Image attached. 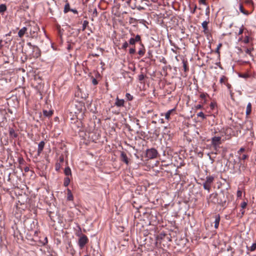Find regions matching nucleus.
<instances>
[{
	"label": "nucleus",
	"instance_id": "obj_1",
	"mask_svg": "<svg viewBox=\"0 0 256 256\" xmlns=\"http://www.w3.org/2000/svg\"><path fill=\"white\" fill-rule=\"evenodd\" d=\"M218 196V194L217 193H212L209 196V198L210 199L212 202L224 206V204L226 202V200H223L222 199L219 200Z\"/></svg>",
	"mask_w": 256,
	"mask_h": 256
},
{
	"label": "nucleus",
	"instance_id": "obj_2",
	"mask_svg": "<svg viewBox=\"0 0 256 256\" xmlns=\"http://www.w3.org/2000/svg\"><path fill=\"white\" fill-rule=\"evenodd\" d=\"M158 152L154 148L148 149L146 151V156L150 159H154L157 157Z\"/></svg>",
	"mask_w": 256,
	"mask_h": 256
},
{
	"label": "nucleus",
	"instance_id": "obj_3",
	"mask_svg": "<svg viewBox=\"0 0 256 256\" xmlns=\"http://www.w3.org/2000/svg\"><path fill=\"white\" fill-rule=\"evenodd\" d=\"M88 242V237L84 234H82L78 238V245L80 248H82Z\"/></svg>",
	"mask_w": 256,
	"mask_h": 256
},
{
	"label": "nucleus",
	"instance_id": "obj_4",
	"mask_svg": "<svg viewBox=\"0 0 256 256\" xmlns=\"http://www.w3.org/2000/svg\"><path fill=\"white\" fill-rule=\"evenodd\" d=\"M30 54L34 58H38L40 56V48L37 46H36L32 50V52Z\"/></svg>",
	"mask_w": 256,
	"mask_h": 256
},
{
	"label": "nucleus",
	"instance_id": "obj_5",
	"mask_svg": "<svg viewBox=\"0 0 256 256\" xmlns=\"http://www.w3.org/2000/svg\"><path fill=\"white\" fill-rule=\"evenodd\" d=\"M129 44L132 46L135 45L137 42H141V37L140 35L137 34L135 38H131L129 40Z\"/></svg>",
	"mask_w": 256,
	"mask_h": 256
},
{
	"label": "nucleus",
	"instance_id": "obj_6",
	"mask_svg": "<svg viewBox=\"0 0 256 256\" xmlns=\"http://www.w3.org/2000/svg\"><path fill=\"white\" fill-rule=\"evenodd\" d=\"M114 105L117 107L124 106V99H120L117 97L116 99Z\"/></svg>",
	"mask_w": 256,
	"mask_h": 256
},
{
	"label": "nucleus",
	"instance_id": "obj_7",
	"mask_svg": "<svg viewBox=\"0 0 256 256\" xmlns=\"http://www.w3.org/2000/svg\"><path fill=\"white\" fill-rule=\"evenodd\" d=\"M45 143L44 141H41L38 144V148L37 152V155L39 156L42 153L44 148V146Z\"/></svg>",
	"mask_w": 256,
	"mask_h": 256
},
{
	"label": "nucleus",
	"instance_id": "obj_8",
	"mask_svg": "<svg viewBox=\"0 0 256 256\" xmlns=\"http://www.w3.org/2000/svg\"><path fill=\"white\" fill-rule=\"evenodd\" d=\"M140 46H141V48H140L139 50L138 51V54L140 56H144L145 54V48L143 44L142 43V42H140Z\"/></svg>",
	"mask_w": 256,
	"mask_h": 256
},
{
	"label": "nucleus",
	"instance_id": "obj_9",
	"mask_svg": "<svg viewBox=\"0 0 256 256\" xmlns=\"http://www.w3.org/2000/svg\"><path fill=\"white\" fill-rule=\"evenodd\" d=\"M214 176H207L206 177V181L204 182L211 185L213 183V182L214 181Z\"/></svg>",
	"mask_w": 256,
	"mask_h": 256
},
{
	"label": "nucleus",
	"instance_id": "obj_10",
	"mask_svg": "<svg viewBox=\"0 0 256 256\" xmlns=\"http://www.w3.org/2000/svg\"><path fill=\"white\" fill-rule=\"evenodd\" d=\"M221 137L220 136H214L211 139L212 144H220Z\"/></svg>",
	"mask_w": 256,
	"mask_h": 256
},
{
	"label": "nucleus",
	"instance_id": "obj_11",
	"mask_svg": "<svg viewBox=\"0 0 256 256\" xmlns=\"http://www.w3.org/2000/svg\"><path fill=\"white\" fill-rule=\"evenodd\" d=\"M28 28L26 27H23L18 32V36L20 38H22L26 32Z\"/></svg>",
	"mask_w": 256,
	"mask_h": 256
},
{
	"label": "nucleus",
	"instance_id": "obj_12",
	"mask_svg": "<svg viewBox=\"0 0 256 256\" xmlns=\"http://www.w3.org/2000/svg\"><path fill=\"white\" fill-rule=\"evenodd\" d=\"M120 157L122 160L126 164H128V158L126 156V154L124 152H122L120 154Z\"/></svg>",
	"mask_w": 256,
	"mask_h": 256
},
{
	"label": "nucleus",
	"instance_id": "obj_13",
	"mask_svg": "<svg viewBox=\"0 0 256 256\" xmlns=\"http://www.w3.org/2000/svg\"><path fill=\"white\" fill-rule=\"evenodd\" d=\"M220 222V216L218 214L216 215L215 216V220L214 222V228H218L219 226V224Z\"/></svg>",
	"mask_w": 256,
	"mask_h": 256
},
{
	"label": "nucleus",
	"instance_id": "obj_14",
	"mask_svg": "<svg viewBox=\"0 0 256 256\" xmlns=\"http://www.w3.org/2000/svg\"><path fill=\"white\" fill-rule=\"evenodd\" d=\"M176 110V108H172V109H171V110H168L165 114V118L168 120H169L170 118V116L171 114L175 111Z\"/></svg>",
	"mask_w": 256,
	"mask_h": 256
},
{
	"label": "nucleus",
	"instance_id": "obj_15",
	"mask_svg": "<svg viewBox=\"0 0 256 256\" xmlns=\"http://www.w3.org/2000/svg\"><path fill=\"white\" fill-rule=\"evenodd\" d=\"M9 134H10V136L12 138H16L18 136L17 133H16L15 132V130L13 128H10V130H9Z\"/></svg>",
	"mask_w": 256,
	"mask_h": 256
},
{
	"label": "nucleus",
	"instance_id": "obj_16",
	"mask_svg": "<svg viewBox=\"0 0 256 256\" xmlns=\"http://www.w3.org/2000/svg\"><path fill=\"white\" fill-rule=\"evenodd\" d=\"M251 112H252V104H251L250 102H248L246 106V114L247 116L249 115L250 114Z\"/></svg>",
	"mask_w": 256,
	"mask_h": 256
},
{
	"label": "nucleus",
	"instance_id": "obj_17",
	"mask_svg": "<svg viewBox=\"0 0 256 256\" xmlns=\"http://www.w3.org/2000/svg\"><path fill=\"white\" fill-rule=\"evenodd\" d=\"M239 9H240V12L244 14L246 16L248 15V14H249L248 12V11L245 10H244V8H243V6H242V4H240Z\"/></svg>",
	"mask_w": 256,
	"mask_h": 256
},
{
	"label": "nucleus",
	"instance_id": "obj_18",
	"mask_svg": "<svg viewBox=\"0 0 256 256\" xmlns=\"http://www.w3.org/2000/svg\"><path fill=\"white\" fill-rule=\"evenodd\" d=\"M73 199H74L73 195H72L70 190L68 189V190L67 200L72 201V200H73Z\"/></svg>",
	"mask_w": 256,
	"mask_h": 256
},
{
	"label": "nucleus",
	"instance_id": "obj_19",
	"mask_svg": "<svg viewBox=\"0 0 256 256\" xmlns=\"http://www.w3.org/2000/svg\"><path fill=\"white\" fill-rule=\"evenodd\" d=\"M64 173L66 176H72L71 169L69 166L66 167L64 170Z\"/></svg>",
	"mask_w": 256,
	"mask_h": 256
},
{
	"label": "nucleus",
	"instance_id": "obj_20",
	"mask_svg": "<svg viewBox=\"0 0 256 256\" xmlns=\"http://www.w3.org/2000/svg\"><path fill=\"white\" fill-rule=\"evenodd\" d=\"M52 114H53V112L52 110H43V114L45 116L50 117Z\"/></svg>",
	"mask_w": 256,
	"mask_h": 256
},
{
	"label": "nucleus",
	"instance_id": "obj_21",
	"mask_svg": "<svg viewBox=\"0 0 256 256\" xmlns=\"http://www.w3.org/2000/svg\"><path fill=\"white\" fill-rule=\"evenodd\" d=\"M208 21L204 20L202 22V26L203 29L204 30H206L208 29V24L209 22V20H208Z\"/></svg>",
	"mask_w": 256,
	"mask_h": 256
},
{
	"label": "nucleus",
	"instance_id": "obj_22",
	"mask_svg": "<svg viewBox=\"0 0 256 256\" xmlns=\"http://www.w3.org/2000/svg\"><path fill=\"white\" fill-rule=\"evenodd\" d=\"M203 186H204V188L205 190H208V192H210V188H211V185L210 184H206V182H204L203 184Z\"/></svg>",
	"mask_w": 256,
	"mask_h": 256
},
{
	"label": "nucleus",
	"instance_id": "obj_23",
	"mask_svg": "<svg viewBox=\"0 0 256 256\" xmlns=\"http://www.w3.org/2000/svg\"><path fill=\"white\" fill-rule=\"evenodd\" d=\"M7 8L5 4H1L0 5V13H3L6 11Z\"/></svg>",
	"mask_w": 256,
	"mask_h": 256
},
{
	"label": "nucleus",
	"instance_id": "obj_24",
	"mask_svg": "<svg viewBox=\"0 0 256 256\" xmlns=\"http://www.w3.org/2000/svg\"><path fill=\"white\" fill-rule=\"evenodd\" d=\"M70 183V178L68 177L65 178L64 182V186H68Z\"/></svg>",
	"mask_w": 256,
	"mask_h": 256
},
{
	"label": "nucleus",
	"instance_id": "obj_25",
	"mask_svg": "<svg viewBox=\"0 0 256 256\" xmlns=\"http://www.w3.org/2000/svg\"><path fill=\"white\" fill-rule=\"evenodd\" d=\"M70 10L69 4H66L64 6V13H67Z\"/></svg>",
	"mask_w": 256,
	"mask_h": 256
},
{
	"label": "nucleus",
	"instance_id": "obj_26",
	"mask_svg": "<svg viewBox=\"0 0 256 256\" xmlns=\"http://www.w3.org/2000/svg\"><path fill=\"white\" fill-rule=\"evenodd\" d=\"M88 24V22L85 20L84 21L82 26V30L84 31Z\"/></svg>",
	"mask_w": 256,
	"mask_h": 256
},
{
	"label": "nucleus",
	"instance_id": "obj_27",
	"mask_svg": "<svg viewBox=\"0 0 256 256\" xmlns=\"http://www.w3.org/2000/svg\"><path fill=\"white\" fill-rule=\"evenodd\" d=\"M184 70L185 72H186L188 70V68L187 66L186 62L184 60H182Z\"/></svg>",
	"mask_w": 256,
	"mask_h": 256
},
{
	"label": "nucleus",
	"instance_id": "obj_28",
	"mask_svg": "<svg viewBox=\"0 0 256 256\" xmlns=\"http://www.w3.org/2000/svg\"><path fill=\"white\" fill-rule=\"evenodd\" d=\"M247 248L251 252L254 251L256 249V243H253L250 248L247 247Z\"/></svg>",
	"mask_w": 256,
	"mask_h": 256
},
{
	"label": "nucleus",
	"instance_id": "obj_29",
	"mask_svg": "<svg viewBox=\"0 0 256 256\" xmlns=\"http://www.w3.org/2000/svg\"><path fill=\"white\" fill-rule=\"evenodd\" d=\"M197 116L198 117L202 118L203 120H204L206 118V116L202 112H200L198 113Z\"/></svg>",
	"mask_w": 256,
	"mask_h": 256
},
{
	"label": "nucleus",
	"instance_id": "obj_30",
	"mask_svg": "<svg viewBox=\"0 0 256 256\" xmlns=\"http://www.w3.org/2000/svg\"><path fill=\"white\" fill-rule=\"evenodd\" d=\"M126 97L128 100H132L133 99V96L129 93H126Z\"/></svg>",
	"mask_w": 256,
	"mask_h": 256
},
{
	"label": "nucleus",
	"instance_id": "obj_31",
	"mask_svg": "<svg viewBox=\"0 0 256 256\" xmlns=\"http://www.w3.org/2000/svg\"><path fill=\"white\" fill-rule=\"evenodd\" d=\"M220 144H215V143L212 144L213 148L216 151H218V148H220Z\"/></svg>",
	"mask_w": 256,
	"mask_h": 256
},
{
	"label": "nucleus",
	"instance_id": "obj_32",
	"mask_svg": "<svg viewBox=\"0 0 256 256\" xmlns=\"http://www.w3.org/2000/svg\"><path fill=\"white\" fill-rule=\"evenodd\" d=\"M145 76H146L142 73L141 74L138 75V79L140 82H142L144 79Z\"/></svg>",
	"mask_w": 256,
	"mask_h": 256
},
{
	"label": "nucleus",
	"instance_id": "obj_33",
	"mask_svg": "<svg viewBox=\"0 0 256 256\" xmlns=\"http://www.w3.org/2000/svg\"><path fill=\"white\" fill-rule=\"evenodd\" d=\"M128 42L126 41L122 44V48L123 49V50H126L128 47Z\"/></svg>",
	"mask_w": 256,
	"mask_h": 256
},
{
	"label": "nucleus",
	"instance_id": "obj_34",
	"mask_svg": "<svg viewBox=\"0 0 256 256\" xmlns=\"http://www.w3.org/2000/svg\"><path fill=\"white\" fill-rule=\"evenodd\" d=\"M248 158V156L247 154H244L242 155V157H239V159L240 160H244L246 159L247 158Z\"/></svg>",
	"mask_w": 256,
	"mask_h": 256
},
{
	"label": "nucleus",
	"instance_id": "obj_35",
	"mask_svg": "<svg viewBox=\"0 0 256 256\" xmlns=\"http://www.w3.org/2000/svg\"><path fill=\"white\" fill-rule=\"evenodd\" d=\"M241 207L242 209L246 208L247 206V202H242L240 204Z\"/></svg>",
	"mask_w": 256,
	"mask_h": 256
},
{
	"label": "nucleus",
	"instance_id": "obj_36",
	"mask_svg": "<svg viewBox=\"0 0 256 256\" xmlns=\"http://www.w3.org/2000/svg\"><path fill=\"white\" fill-rule=\"evenodd\" d=\"M136 52V50L134 48H130L129 50V53L131 54H134Z\"/></svg>",
	"mask_w": 256,
	"mask_h": 256
},
{
	"label": "nucleus",
	"instance_id": "obj_37",
	"mask_svg": "<svg viewBox=\"0 0 256 256\" xmlns=\"http://www.w3.org/2000/svg\"><path fill=\"white\" fill-rule=\"evenodd\" d=\"M26 44L29 46L30 49L32 50L34 47H35L36 46L32 45L31 42H27Z\"/></svg>",
	"mask_w": 256,
	"mask_h": 256
},
{
	"label": "nucleus",
	"instance_id": "obj_38",
	"mask_svg": "<svg viewBox=\"0 0 256 256\" xmlns=\"http://www.w3.org/2000/svg\"><path fill=\"white\" fill-rule=\"evenodd\" d=\"M226 84V86L227 87V88L228 89L229 91H230V94L232 96V90H230V88H231V84H228V83H227Z\"/></svg>",
	"mask_w": 256,
	"mask_h": 256
},
{
	"label": "nucleus",
	"instance_id": "obj_39",
	"mask_svg": "<svg viewBox=\"0 0 256 256\" xmlns=\"http://www.w3.org/2000/svg\"><path fill=\"white\" fill-rule=\"evenodd\" d=\"M98 82L97 81V80H96V78H92V84L95 86V85H96L98 84Z\"/></svg>",
	"mask_w": 256,
	"mask_h": 256
},
{
	"label": "nucleus",
	"instance_id": "obj_40",
	"mask_svg": "<svg viewBox=\"0 0 256 256\" xmlns=\"http://www.w3.org/2000/svg\"><path fill=\"white\" fill-rule=\"evenodd\" d=\"M226 79V77L224 76H221L220 80V84H222L224 82V80Z\"/></svg>",
	"mask_w": 256,
	"mask_h": 256
},
{
	"label": "nucleus",
	"instance_id": "obj_41",
	"mask_svg": "<svg viewBox=\"0 0 256 256\" xmlns=\"http://www.w3.org/2000/svg\"><path fill=\"white\" fill-rule=\"evenodd\" d=\"M244 32V28H243V26H242V27L240 28L238 34L240 35L243 33Z\"/></svg>",
	"mask_w": 256,
	"mask_h": 256
},
{
	"label": "nucleus",
	"instance_id": "obj_42",
	"mask_svg": "<svg viewBox=\"0 0 256 256\" xmlns=\"http://www.w3.org/2000/svg\"><path fill=\"white\" fill-rule=\"evenodd\" d=\"M207 95L206 94H205V93H202L200 94V98L202 99H204L206 98V96Z\"/></svg>",
	"mask_w": 256,
	"mask_h": 256
},
{
	"label": "nucleus",
	"instance_id": "obj_43",
	"mask_svg": "<svg viewBox=\"0 0 256 256\" xmlns=\"http://www.w3.org/2000/svg\"><path fill=\"white\" fill-rule=\"evenodd\" d=\"M245 150L244 148H241L238 151V154H240L241 152H244Z\"/></svg>",
	"mask_w": 256,
	"mask_h": 256
},
{
	"label": "nucleus",
	"instance_id": "obj_44",
	"mask_svg": "<svg viewBox=\"0 0 256 256\" xmlns=\"http://www.w3.org/2000/svg\"><path fill=\"white\" fill-rule=\"evenodd\" d=\"M246 54L251 55V49H250V48H246Z\"/></svg>",
	"mask_w": 256,
	"mask_h": 256
},
{
	"label": "nucleus",
	"instance_id": "obj_45",
	"mask_svg": "<svg viewBox=\"0 0 256 256\" xmlns=\"http://www.w3.org/2000/svg\"><path fill=\"white\" fill-rule=\"evenodd\" d=\"M48 242V238L46 237H45L44 238V242H42V245H45L46 244H47Z\"/></svg>",
	"mask_w": 256,
	"mask_h": 256
},
{
	"label": "nucleus",
	"instance_id": "obj_46",
	"mask_svg": "<svg viewBox=\"0 0 256 256\" xmlns=\"http://www.w3.org/2000/svg\"><path fill=\"white\" fill-rule=\"evenodd\" d=\"M60 168V164H56V171L59 170Z\"/></svg>",
	"mask_w": 256,
	"mask_h": 256
},
{
	"label": "nucleus",
	"instance_id": "obj_47",
	"mask_svg": "<svg viewBox=\"0 0 256 256\" xmlns=\"http://www.w3.org/2000/svg\"><path fill=\"white\" fill-rule=\"evenodd\" d=\"M202 108V106L200 104H197L195 106V108L196 110L200 109Z\"/></svg>",
	"mask_w": 256,
	"mask_h": 256
},
{
	"label": "nucleus",
	"instance_id": "obj_48",
	"mask_svg": "<svg viewBox=\"0 0 256 256\" xmlns=\"http://www.w3.org/2000/svg\"><path fill=\"white\" fill-rule=\"evenodd\" d=\"M216 106V104L214 102H211L210 104V107L212 109H214V106Z\"/></svg>",
	"mask_w": 256,
	"mask_h": 256
},
{
	"label": "nucleus",
	"instance_id": "obj_49",
	"mask_svg": "<svg viewBox=\"0 0 256 256\" xmlns=\"http://www.w3.org/2000/svg\"><path fill=\"white\" fill-rule=\"evenodd\" d=\"M70 11L72 12L73 13H74L75 14H78V12L76 9H70Z\"/></svg>",
	"mask_w": 256,
	"mask_h": 256
},
{
	"label": "nucleus",
	"instance_id": "obj_50",
	"mask_svg": "<svg viewBox=\"0 0 256 256\" xmlns=\"http://www.w3.org/2000/svg\"><path fill=\"white\" fill-rule=\"evenodd\" d=\"M242 192L240 190H238V192H237V196H238V197L241 196H242Z\"/></svg>",
	"mask_w": 256,
	"mask_h": 256
},
{
	"label": "nucleus",
	"instance_id": "obj_51",
	"mask_svg": "<svg viewBox=\"0 0 256 256\" xmlns=\"http://www.w3.org/2000/svg\"><path fill=\"white\" fill-rule=\"evenodd\" d=\"M199 2L200 4H204V5H206V0H199Z\"/></svg>",
	"mask_w": 256,
	"mask_h": 256
},
{
	"label": "nucleus",
	"instance_id": "obj_52",
	"mask_svg": "<svg viewBox=\"0 0 256 256\" xmlns=\"http://www.w3.org/2000/svg\"><path fill=\"white\" fill-rule=\"evenodd\" d=\"M24 170L25 172H28L30 170V168L28 166H26L24 168Z\"/></svg>",
	"mask_w": 256,
	"mask_h": 256
},
{
	"label": "nucleus",
	"instance_id": "obj_53",
	"mask_svg": "<svg viewBox=\"0 0 256 256\" xmlns=\"http://www.w3.org/2000/svg\"><path fill=\"white\" fill-rule=\"evenodd\" d=\"M196 5H195V6H194V8L193 9V10H191V13H192V14H194V12H195V11H196Z\"/></svg>",
	"mask_w": 256,
	"mask_h": 256
},
{
	"label": "nucleus",
	"instance_id": "obj_54",
	"mask_svg": "<svg viewBox=\"0 0 256 256\" xmlns=\"http://www.w3.org/2000/svg\"><path fill=\"white\" fill-rule=\"evenodd\" d=\"M2 40H0V49H1L3 47V45H2Z\"/></svg>",
	"mask_w": 256,
	"mask_h": 256
},
{
	"label": "nucleus",
	"instance_id": "obj_55",
	"mask_svg": "<svg viewBox=\"0 0 256 256\" xmlns=\"http://www.w3.org/2000/svg\"><path fill=\"white\" fill-rule=\"evenodd\" d=\"M148 56L149 57H150L152 56V52L149 50L148 52Z\"/></svg>",
	"mask_w": 256,
	"mask_h": 256
},
{
	"label": "nucleus",
	"instance_id": "obj_56",
	"mask_svg": "<svg viewBox=\"0 0 256 256\" xmlns=\"http://www.w3.org/2000/svg\"><path fill=\"white\" fill-rule=\"evenodd\" d=\"M34 32H35L34 30H30V34H34Z\"/></svg>",
	"mask_w": 256,
	"mask_h": 256
},
{
	"label": "nucleus",
	"instance_id": "obj_57",
	"mask_svg": "<svg viewBox=\"0 0 256 256\" xmlns=\"http://www.w3.org/2000/svg\"><path fill=\"white\" fill-rule=\"evenodd\" d=\"M220 46H221V44H220L218 45V48H216V52H218L219 48H220Z\"/></svg>",
	"mask_w": 256,
	"mask_h": 256
},
{
	"label": "nucleus",
	"instance_id": "obj_58",
	"mask_svg": "<svg viewBox=\"0 0 256 256\" xmlns=\"http://www.w3.org/2000/svg\"><path fill=\"white\" fill-rule=\"evenodd\" d=\"M93 14H96V15L97 14V11H96V10L95 9L93 12Z\"/></svg>",
	"mask_w": 256,
	"mask_h": 256
},
{
	"label": "nucleus",
	"instance_id": "obj_59",
	"mask_svg": "<svg viewBox=\"0 0 256 256\" xmlns=\"http://www.w3.org/2000/svg\"><path fill=\"white\" fill-rule=\"evenodd\" d=\"M10 34H11V32H10L8 34H6V36H10Z\"/></svg>",
	"mask_w": 256,
	"mask_h": 256
},
{
	"label": "nucleus",
	"instance_id": "obj_60",
	"mask_svg": "<svg viewBox=\"0 0 256 256\" xmlns=\"http://www.w3.org/2000/svg\"><path fill=\"white\" fill-rule=\"evenodd\" d=\"M160 122L161 123H164V121L163 119H160Z\"/></svg>",
	"mask_w": 256,
	"mask_h": 256
},
{
	"label": "nucleus",
	"instance_id": "obj_61",
	"mask_svg": "<svg viewBox=\"0 0 256 256\" xmlns=\"http://www.w3.org/2000/svg\"><path fill=\"white\" fill-rule=\"evenodd\" d=\"M63 160H64V159H63V158H62L60 159V161H61V162H62V161H63Z\"/></svg>",
	"mask_w": 256,
	"mask_h": 256
},
{
	"label": "nucleus",
	"instance_id": "obj_62",
	"mask_svg": "<svg viewBox=\"0 0 256 256\" xmlns=\"http://www.w3.org/2000/svg\"><path fill=\"white\" fill-rule=\"evenodd\" d=\"M222 196L224 198V194L223 192H222Z\"/></svg>",
	"mask_w": 256,
	"mask_h": 256
},
{
	"label": "nucleus",
	"instance_id": "obj_63",
	"mask_svg": "<svg viewBox=\"0 0 256 256\" xmlns=\"http://www.w3.org/2000/svg\"><path fill=\"white\" fill-rule=\"evenodd\" d=\"M37 28H37L36 27V28H34V30H37Z\"/></svg>",
	"mask_w": 256,
	"mask_h": 256
},
{
	"label": "nucleus",
	"instance_id": "obj_64",
	"mask_svg": "<svg viewBox=\"0 0 256 256\" xmlns=\"http://www.w3.org/2000/svg\"><path fill=\"white\" fill-rule=\"evenodd\" d=\"M131 35L132 36H134V34H131Z\"/></svg>",
	"mask_w": 256,
	"mask_h": 256
}]
</instances>
